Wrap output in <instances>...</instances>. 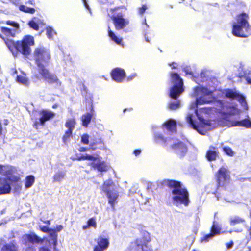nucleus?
<instances>
[{
	"instance_id": "1",
	"label": "nucleus",
	"mask_w": 251,
	"mask_h": 251,
	"mask_svg": "<svg viewBox=\"0 0 251 251\" xmlns=\"http://www.w3.org/2000/svg\"><path fill=\"white\" fill-rule=\"evenodd\" d=\"M213 89L199 85L193 89V96L196 101L190 105V112L186 117L190 126L196 130L200 134L204 135L206 131L215 126L212 122L204 119V115L215 112L218 116V125L222 126H244L251 128V120L249 118L242 121L239 115L240 110L237 106L220 98L229 100H237L245 108L247 103L245 97L235 89H225L217 92L218 98L213 96Z\"/></svg>"
},
{
	"instance_id": "2",
	"label": "nucleus",
	"mask_w": 251,
	"mask_h": 251,
	"mask_svg": "<svg viewBox=\"0 0 251 251\" xmlns=\"http://www.w3.org/2000/svg\"><path fill=\"white\" fill-rule=\"evenodd\" d=\"M167 185L172 189L171 199L173 204L176 206L182 205L187 206L190 203L189 193L181 183L175 180H169Z\"/></svg>"
},
{
	"instance_id": "34",
	"label": "nucleus",
	"mask_w": 251,
	"mask_h": 251,
	"mask_svg": "<svg viewBox=\"0 0 251 251\" xmlns=\"http://www.w3.org/2000/svg\"><path fill=\"white\" fill-rule=\"evenodd\" d=\"M35 181V178L33 176H28L25 178V187L29 188L31 187Z\"/></svg>"
},
{
	"instance_id": "24",
	"label": "nucleus",
	"mask_w": 251,
	"mask_h": 251,
	"mask_svg": "<svg viewBox=\"0 0 251 251\" xmlns=\"http://www.w3.org/2000/svg\"><path fill=\"white\" fill-rule=\"evenodd\" d=\"M43 24L42 20L38 17H34L31 20L29 21L28 24L30 27L35 30H38L39 26L42 25Z\"/></svg>"
},
{
	"instance_id": "47",
	"label": "nucleus",
	"mask_w": 251,
	"mask_h": 251,
	"mask_svg": "<svg viewBox=\"0 0 251 251\" xmlns=\"http://www.w3.org/2000/svg\"><path fill=\"white\" fill-rule=\"evenodd\" d=\"M147 9V7L145 5H143L141 8H139V12L140 14H143L146 10Z\"/></svg>"
},
{
	"instance_id": "30",
	"label": "nucleus",
	"mask_w": 251,
	"mask_h": 251,
	"mask_svg": "<svg viewBox=\"0 0 251 251\" xmlns=\"http://www.w3.org/2000/svg\"><path fill=\"white\" fill-rule=\"evenodd\" d=\"M47 233L51 238L50 242L53 244V248L55 250L57 244V234L55 233V230L52 229H50Z\"/></svg>"
},
{
	"instance_id": "50",
	"label": "nucleus",
	"mask_w": 251,
	"mask_h": 251,
	"mask_svg": "<svg viewBox=\"0 0 251 251\" xmlns=\"http://www.w3.org/2000/svg\"><path fill=\"white\" fill-rule=\"evenodd\" d=\"M136 76V73H133V74H132V75H131L130 76H129L127 78V80H128V81L131 80H132V79H133L134 78H135Z\"/></svg>"
},
{
	"instance_id": "13",
	"label": "nucleus",
	"mask_w": 251,
	"mask_h": 251,
	"mask_svg": "<svg viewBox=\"0 0 251 251\" xmlns=\"http://www.w3.org/2000/svg\"><path fill=\"white\" fill-rule=\"evenodd\" d=\"M217 181L222 186H226L229 182V172L226 168L222 167L220 168L216 174Z\"/></svg>"
},
{
	"instance_id": "35",
	"label": "nucleus",
	"mask_w": 251,
	"mask_h": 251,
	"mask_svg": "<svg viewBox=\"0 0 251 251\" xmlns=\"http://www.w3.org/2000/svg\"><path fill=\"white\" fill-rule=\"evenodd\" d=\"M93 156H94V154L93 155H89V154H85L76 155V158L75 159L79 160V161L87 160L90 161L91 162L93 159Z\"/></svg>"
},
{
	"instance_id": "63",
	"label": "nucleus",
	"mask_w": 251,
	"mask_h": 251,
	"mask_svg": "<svg viewBox=\"0 0 251 251\" xmlns=\"http://www.w3.org/2000/svg\"><path fill=\"white\" fill-rule=\"evenodd\" d=\"M98 128L100 130H102L103 129V126L101 125L100 127H98Z\"/></svg>"
},
{
	"instance_id": "59",
	"label": "nucleus",
	"mask_w": 251,
	"mask_h": 251,
	"mask_svg": "<svg viewBox=\"0 0 251 251\" xmlns=\"http://www.w3.org/2000/svg\"><path fill=\"white\" fill-rule=\"evenodd\" d=\"M87 148H84V147H80L79 149V151H85L87 150Z\"/></svg>"
},
{
	"instance_id": "43",
	"label": "nucleus",
	"mask_w": 251,
	"mask_h": 251,
	"mask_svg": "<svg viewBox=\"0 0 251 251\" xmlns=\"http://www.w3.org/2000/svg\"><path fill=\"white\" fill-rule=\"evenodd\" d=\"M87 223L88 224L90 227H93L96 228L97 226V224H96V220L94 218L90 219L88 221Z\"/></svg>"
},
{
	"instance_id": "20",
	"label": "nucleus",
	"mask_w": 251,
	"mask_h": 251,
	"mask_svg": "<svg viewBox=\"0 0 251 251\" xmlns=\"http://www.w3.org/2000/svg\"><path fill=\"white\" fill-rule=\"evenodd\" d=\"M44 239H41L35 233L25 234L22 237V241L24 244L26 245L28 243H42Z\"/></svg>"
},
{
	"instance_id": "48",
	"label": "nucleus",
	"mask_w": 251,
	"mask_h": 251,
	"mask_svg": "<svg viewBox=\"0 0 251 251\" xmlns=\"http://www.w3.org/2000/svg\"><path fill=\"white\" fill-rule=\"evenodd\" d=\"M63 228V227L62 225H57L55 229H54L55 230V231H57V232H60V231H61Z\"/></svg>"
},
{
	"instance_id": "5",
	"label": "nucleus",
	"mask_w": 251,
	"mask_h": 251,
	"mask_svg": "<svg viewBox=\"0 0 251 251\" xmlns=\"http://www.w3.org/2000/svg\"><path fill=\"white\" fill-rule=\"evenodd\" d=\"M126 10L124 6L110 8L108 10V15L111 18L117 30L123 29L129 24L127 19L124 18L122 10Z\"/></svg>"
},
{
	"instance_id": "41",
	"label": "nucleus",
	"mask_w": 251,
	"mask_h": 251,
	"mask_svg": "<svg viewBox=\"0 0 251 251\" xmlns=\"http://www.w3.org/2000/svg\"><path fill=\"white\" fill-rule=\"evenodd\" d=\"M223 151L226 153L227 155L232 156L234 155V153L232 150L228 147H224L223 148Z\"/></svg>"
},
{
	"instance_id": "53",
	"label": "nucleus",
	"mask_w": 251,
	"mask_h": 251,
	"mask_svg": "<svg viewBox=\"0 0 251 251\" xmlns=\"http://www.w3.org/2000/svg\"><path fill=\"white\" fill-rule=\"evenodd\" d=\"M141 152V151L140 150H135L133 151V154L136 156H138Z\"/></svg>"
},
{
	"instance_id": "42",
	"label": "nucleus",
	"mask_w": 251,
	"mask_h": 251,
	"mask_svg": "<svg viewBox=\"0 0 251 251\" xmlns=\"http://www.w3.org/2000/svg\"><path fill=\"white\" fill-rule=\"evenodd\" d=\"M89 136L88 134H84L82 135L81 141L84 144H88L89 143Z\"/></svg>"
},
{
	"instance_id": "10",
	"label": "nucleus",
	"mask_w": 251,
	"mask_h": 251,
	"mask_svg": "<svg viewBox=\"0 0 251 251\" xmlns=\"http://www.w3.org/2000/svg\"><path fill=\"white\" fill-rule=\"evenodd\" d=\"M89 164L92 167L99 172H106L110 168L109 165L105 161H102L101 158L98 154H94V156Z\"/></svg>"
},
{
	"instance_id": "61",
	"label": "nucleus",
	"mask_w": 251,
	"mask_h": 251,
	"mask_svg": "<svg viewBox=\"0 0 251 251\" xmlns=\"http://www.w3.org/2000/svg\"><path fill=\"white\" fill-rule=\"evenodd\" d=\"M44 223L47 224L48 225L50 224V220H46V221H42Z\"/></svg>"
},
{
	"instance_id": "17",
	"label": "nucleus",
	"mask_w": 251,
	"mask_h": 251,
	"mask_svg": "<svg viewBox=\"0 0 251 251\" xmlns=\"http://www.w3.org/2000/svg\"><path fill=\"white\" fill-rule=\"evenodd\" d=\"M154 141L157 144L169 147L171 146V143L174 142V139L166 138L162 134L156 132L154 135Z\"/></svg>"
},
{
	"instance_id": "14",
	"label": "nucleus",
	"mask_w": 251,
	"mask_h": 251,
	"mask_svg": "<svg viewBox=\"0 0 251 251\" xmlns=\"http://www.w3.org/2000/svg\"><path fill=\"white\" fill-rule=\"evenodd\" d=\"M169 147L172 148L180 157L184 156L187 151L186 145L182 142H177L175 139H174V142L171 143V146Z\"/></svg>"
},
{
	"instance_id": "28",
	"label": "nucleus",
	"mask_w": 251,
	"mask_h": 251,
	"mask_svg": "<svg viewBox=\"0 0 251 251\" xmlns=\"http://www.w3.org/2000/svg\"><path fill=\"white\" fill-rule=\"evenodd\" d=\"M17 247L13 242L4 244L1 249V251H17Z\"/></svg>"
},
{
	"instance_id": "9",
	"label": "nucleus",
	"mask_w": 251,
	"mask_h": 251,
	"mask_svg": "<svg viewBox=\"0 0 251 251\" xmlns=\"http://www.w3.org/2000/svg\"><path fill=\"white\" fill-rule=\"evenodd\" d=\"M20 179L19 175L0 177V195L8 194L11 191V183L18 182Z\"/></svg>"
},
{
	"instance_id": "52",
	"label": "nucleus",
	"mask_w": 251,
	"mask_h": 251,
	"mask_svg": "<svg viewBox=\"0 0 251 251\" xmlns=\"http://www.w3.org/2000/svg\"><path fill=\"white\" fill-rule=\"evenodd\" d=\"M184 71L186 73V74H190L192 75L191 72L189 70V68L188 67H187L186 68H184L183 69Z\"/></svg>"
},
{
	"instance_id": "38",
	"label": "nucleus",
	"mask_w": 251,
	"mask_h": 251,
	"mask_svg": "<svg viewBox=\"0 0 251 251\" xmlns=\"http://www.w3.org/2000/svg\"><path fill=\"white\" fill-rule=\"evenodd\" d=\"M72 134V131H71L70 130H67L65 131V133L62 138L63 142L65 144H67L69 142V139L71 136Z\"/></svg>"
},
{
	"instance_id": "55",
	"label": "nucleus",
	"mask_w": 251,
	"mask_h": 251,
	"mask_svg": "<svg viewBox=\"0 0 251 251\" xmlns=\"http://www.w3.org/2000/svg\"><path fill=\"white\" fill-rule=\"evenodd\" d=\"M169 65L172 67V68H176L178 66L177 63L175 62L170 64Z\"/></svg>"
},
{
	"instance_id": "3",
	"label": "nucleus",
	"mask_w": 251,
	"mask_h": 251,
	"mask_svg": "<svg viewBox=\"0 0 251 251\" xmlns=\"http://www.w3.org/2000/svg\"><path fill=\"white\" fill-rule=\"evenodd\" d=\"M5 44L14 56H16L19 52L27 56L31 52L30 46L34 45V40L33 36L27 35L25 36L22 40L17 42L7 40L5 41Z\"/></svg>"
},
{
	"instance_id": "44",
	"label": "nucleus",
	"mask_w": 251,
	"mask_h": 251,
	"mask_svg": "<svg viewBox=\"0 0 251 251\" xmlns=\"http://www.w3.org/2000/svg\"><path fill=\"white\" fill-rule=\"evenodd\" d=\"M40 229L43 232L47 233L48 231L50 229L48 226L42 225L41 224L39 225Z\"/></svg>"
},
{
	"instance_id": "18",
	"label": "nucleus",
	"mask_w": 251,
	"mask_h": 251,
	"mask_svg": "<svg viewBox=\"0 0 251 251\" xmlns=\"http://www.w3.org/2000/svg\"><path fill=\"white\" fill-rule=\"evenodd\" d=\"M6 24L8 25L12 26L14 27L13 29H11L6 27H1V31L6 36H14L15 34L16 31L19 28V24L13 21H7Z\"/></svg>"
},
{
	"instance_id": "58",
	"label": "nucleus",
	"mask_w": 251,
	"mask_h": 251,
	"mask_svg": "<svg viewBox=\"0 0 251 251\" xmlns=\"http://www.w3.org/2000/svg\"><path fill=\"white\" fill-rule=\"evenodd\" d=\"M90 227L88 225V223H87L86 225H83V226H82V228L84 230H85V229H87V228Z\"/></svg>"
},
{
	"instance_id": "8",
	"label": "nucleus",
	"mask_w": 251,
	"mask_h": 251,
	"mask_svg": "<svg viewBox=\"0 0 251 251\" xmlns=\"http://www.w3.org/2000/svg\"><path fill=\"white\" fill-rule=\"evenodd\" d=\"M34 57L39 71L45 68L50 59V52L48 50L42 48H37L34 52Z\"/></svg>"
},
{
	"instance_id": "6",
	"label": "nucleus",
	"mask_w": 251,
	"mask_h": 251,
	"mask_svg": "<svg viewBox=\"0 0 251 251\" xmlns=\"http://www.w3.org/2000/svg\"><path fill=\"white\" fill-rule=\"evenodd\" d=\"M101 192L106 196L108 203L111 208L114 209L119 197V193L113 181L111 179L105 181L101 186Z\"/></svg>"
},
{
	"instance_id": "11",
	"label": "nucleus",
	"mask_w": 251,
	"mask_h": 251,
	"mask_svg": "<svg viewBox=\"0 0 251 251\" xmlns=\"http://www.w3.org/2000/svg\"><path fill=\"white\" fill-rule=\"evenodd\" d=\"M221 227L215 221H213V225L211 229V232L209 234H204L200 239L201 243H207L213 237L217 234L223 233L224 232L221 231Z\"/></svg>"
},
{
	"instance_id": "60",
	"label": "nucleus",
	"mask_w": 251,
	"mask_h": 251,
	"mask_svg": "<svg viewBox=\"0 0 251 251\" xmlns=\"http://www.w3.org/2000/svg\"><path fill=\"white\" fill-rule=\"evenodd\" d=\"M83 0V3H84L85 7L86 8H87V9H89V6H88V4L86 3V0Z\"/></svg>"
},
{
	"instance_id": "39",
	"label": "nucleus",
	"mask_w": 251,
	"mask_h": 251,
	"mask_svg": "<svg viewBox=\"0 0 251 251\" xmlns=\"http://www.w3.org/2000/svg\"><path fill=\"white\" fill-rule=\"evenodd\" d=\"M46 33L49 38H53L54 35L56 34L54 30L50 26H48L46 28Z\"/></svg>"
},
{
	"instance_id": "7",
	"label": "nucleus",
	"mask_w": 251,
	"mask_h": 251,
	"mask_svg": "<svg viewBox=\"0 0 251 251\" xmlns=\"http://www.w3.org/2000/svg\"><path fill=\"white\" fill-rule=\"evenodd\" d=\"M169 96L173 99H176L184 91L183 80L178 74L171 72Z\"/></svg>"
},
{
	"instance_id": "21",
	"label": "nucleus",
	"mask_w": 251,
	"mask_h": 251,
	"mask_svg": "<svg viewBox=\"0 0 251 251\" xmlns=\"http://www.w3.org/2000/svg\"><path fill=\"white\" fill-rule=\"evenodd\" d=\"M0 174L5 176L6 177L18 175L17 170L15 167L3 165H0Z\"/></svg>"
},
{
	"instance_id": "51",
	"label": "nucleus",
	"mask_w": 251,
	"mask_h": 251,
	"mask_svg": "<svg viewBox=\"0 0 251 251\" xmlns=\"http://www.w3.org/2000/svg\"><path fill=\"white\" fill-rule=\"evenodd\" d=\"M104 250L97 246H95L94 248L93 251H104Z\"/></svg>"
},
{
	"instance_id": "29",
	"label": "nucleus",
	"mask_w": 251,
	"mask_h": 251,
	"mask_svg": "<svg viewBox=\"0 0 251 251\" xmlns=\"http://www.w3.org/2000/svg\"><path fill=\"white\" fill-rule=\"evenodd\" d=\"M66 175L64 171H58L56 172L53 176L54 182H60L62 181Z\"/></svg>"
},
{
	"instance_id": "31",
	"label": "nucleus",
	"mask_w": 251,
	"mask_h": 251,
	"mask_svg": "<svg viewBox=\"0 0 251 251\" xmlns=\"http://www.w3.org/2000/svg\"><path fill=\"white\" fill-rule=\"evenodd\" d=\"M230 223L231 226H234L238 224H241L243 227L245 226V223L244 219L239 217H233L230 219Z\"/></svg>"
},
{
	"instance_id": "32",
	"label": "nucleus",
	"mask_w": 251,
	"mask_h": 251,
	"mask_svg": "<svg viewBox=\"0 0 251 251\" xmlns=\"http://www.w3.org/2000/svg\"><path fill=\"white\" fill-rule=\"evenodd\" d=\"M76 124L75 120L74 118H71L68 119L65 123V127L68 128L67 130H70L73 131Z\"/></svg>"
},
{
	"instance_id": "19",
	"label": "nucleus",
	"mask_w": 251,
	"mask_h": 251,
	"mask_svg": "<svg viewBox=\"0 0 251 251\" xmlns=\"http://www.w3.org/2000/svg\"><path fill=\"white\" fill-rule=\"evenodd\" d=\"M133 248H135V251H153L152 248L148 246L144 242L140 239H137L134 243H132Z\"/></svg>"
},
{
	"instance_id": "46",
	"label": "nucleus",
	"mask_w": 251,
	"mask_h": 251,
	"mask_svg": "<svg viewBox=\"0 0 251 251\" xmlns=\"http://www.w3.org/2000/svg\"><path fill=\"white\" fill-rule=\"evenodd\" d=\"M225 245L227 249H230L233 247L234 243L233 241H230L229 242L226 243Z\"/></svg>"
},
{
	"instance_id": "49",
	"label": "nucleus",
	"mask_w": 251,
	"mask_h": 251,
	"mask_svg": "<svg viewBox=\"0 0 251 251\" xmlns=\"http://www.w3.org/2000/svg\"><path fill=\"white\" fill-rule=\"evenodd\" d=\"M144 36L146 41L147 42L150 43L151 39V37L148 35V33H145Z\"/></svg>"
},
{
	"instance_id": "26",
	"label": "nucleus",
	"mask_w": 251,
	"mask_h": 251,
	"mask_svg": "<svg viewBox=\"0 0 251 251\" xmlns=\"http://www.w3.org/2000/svg\"><path fill=\"white\" fill-rule=\"evenodd\" d=\"M162 126L163 127H165L169 131H176V122L174 120L170 119L165 122L163 124Z\"/></svg>"
},
{
	"instance_id": "4",
	"label": "nucleus",
	"mask_w": 251,
	"mask_h": 251,
	"mask_svg": "<svg viewBox=\"0 0 251 251\" xmlns=\"http://www.w3.org/2000/svg\"><path fill=\"white\" fill-rule=\"evenodd\" d=\"M248 16L246 14L239 15L233 24L232 33L236 36L246 37L251 34V27L248 22Z\"/></svg>"
},
{
	"instance_id": "33",
	"label": "nucleus",
	"mask_w": 251,
	"mask_h": 251,
	"mask_svg": "<svg viewBox=\"0 0 251 251\" xmlns=\"http://www.w3.org/2000/svg\"><path fill=\"white\" fill-rule=\"evenodd\" d=\"M91 119L92 115L91 114L86 113L83 115L81 117L83 126L87 127L90 122Z\"/></svg>"
},
{
	"instance_id": "56",
	"label": "nucleus",
	"mask_w": 251,
	"mask_h": 251,
	"mask_svg": "<svg viewBox=\"0 0 251 251\" xmlns=\"http://www.w3.org/2000/svg\"><path fill=\"white\" fill-rule=\"evenodd\" d=\"M144 236L146 238V241L147 242L149 241H150L149 234L148 233H146L144 234Z\"/></svg>"
},
{
	"instance_id": "12",
	"label": "nucleus",
	"mask_w": 251,
	"mask_h": 251,
	"mask_svg": "<svg viewBox=\"0 0 251 251\" xmlns=\"http://www.w3.org/2000/svg\"><path fill=\"white\" fill-rule=\"evenodd\" d=\"M39 72L41 75V76L35 75L34 76L35 78L40 79L42 76L49 83H54L57 86L61 85V82L58 80L57 76L54 75L49 73L48 71L46 68L42 69L39 71Z\"/></svg>"
},
{
	"instance_id": "15",
	"label": "nucleus",
	"mask_w": 251,
	"mask_h": 251,
	"mask_svg": "<svg viewBox=\"0 0 251 251\" xmlns=\"http://www.w3.org/2000/svg\"><path fill=\"white\" fill-rule=\"evenodd\" d=\"M55 114L53 112L49 111L43 110L40 112V118L38 121L35 122L34 125L36 128H37L38 124H40L43 126L46 121L49 120L50 119L53 118Z\"/></svg>"
},
{
	"instance_id": "25",
	"label": "nucleus",
	"mask_w": 251,
	"mask_h": 251,
	"mask_svg": "<svg viewBox=\"0 0 251 251\" xmlns=\"http://www.w3.org/2000/svg\"><path fill=\"white\" fill-rule=\"evenodd\" d=\"M98 247L103 249L104 250H107L109 246V241L108 239L104 238L102 236L98 237L97 240Z\"/></svg>"
},
{
	"instance_id": "16",
	"label": "nucleus",
	"mask_w": 251,
	"mask_h": 251,
	"mask_svg": "<svg viewBox=\"0 0 251 251\" xmlns=\"http://www.w3.org/2000/svg\"><path fill=\"white\" fill-rule=\"evenodd\" d=\"M111 75L113 80L118 83L122 82L126 78L125 70L120 68H116L112 70Z\"/></svg>"
},
{
	"instance_id": "62",
	"label": "nucleus",
	"mask_w": 251,
	"mask_h": 251,
	"mask_svg": "<svg viewBox=\"0 0 251 251\" xmlns=\"http://www.w3.org/2000/svg\"><path fill=\"white\" fill-rule=\"evenodd\" d=\"M144 22H145V27H144V29H145V28H146V29L148 28H149V25L146 23V20H145Z\"/></svg>"
},
{
	"instance_id": "40",
	"label": "nucleus",
	"mask_w": 251,
	"mask_h": 251,
	"mask_svg": "<svg viewBox=\"0 0 251 251\" xmlns=\"http://www.w3.org/2000/svg\"><path fill=\"white\" fill-rule=\"evenodd\" d=\"M20 179L18 182H14L11 183V186L13 185L14 187V190L17 192L21 190L22 187V183L20 182Z\"/></svg>"
},
{
	"instance_id": "37",
	"label": "nucleus",
	"mask_w": 251,
	"mask_h": 251,
	"mask_svg": "<svg viewBox=\"0 0 251 251\" xmlns=\"http://www.w3.org/2000/svg\"><path fill=\"white\" fill-rule=\"evenodd\" d=\"M168 107L172 110H176L180 107V103L179 101L170 102L168 104Z\"/></svg>"
},
{
	"instance_id": "23",
	"label": "nucleus",
	"mask_w": 251,
	"mask_h": 251,
	"mask_svg": "<svg viewBox=\"0 0 251 251\" xmlns=\"http://www.w3.org/2000/svg\"><path fill=\"white\" fill-rule=\"evenodd\" d=\"M16 81L18 83L23 85L25 86H28L30 84V81L29 79L26 77V74L24 73L17 75L16 78Z\"/></svg>"
},
{
	"instance_id": "57",
	"label": "nucleus",
	"mask_w": 251,
	"mask_h": 251,
	"mask_svg": "<svg viewBox=\"0 0 251 251\" xmlns=\"http://www.w3.org/2000/svg\"><path fill=\"white\" fill-rule=\"evenodd\" d=\"M39 251H50L46 248L42 247L39 249Z\"/></svg>"
},
{
	"instance_id": "64",
	"label": "nucleus",
	"mask_w": 251,
	"mask_h": 251,
	"mask_svg": "<svg viewBox=\"0 0 251 251\" xmlns=\"http://www.w3.org/2000/svg\"><path fill=\"white\" fill-rule=\"evenodd\" d=\"M25 251H35L33 249L29 248L27 249Z\"/></svg>"
},
{
	"instance_id": "27",
	"label": "nucleus",
	"mask_w": 251,
	"mask_h": 251,
	"mask_svg": "<svg viewBox=\"0 0 251 251\" xmlns=\"http://www.w3.org/2000/svg\"><path fill=\"white\" fill-rule=\"evenodd\" d=\"M108 33L109 37L115 43H116V44H118L119 45L122 46L124 45V44L123 43V42H122V40H123L122 38H121V37H120L119 36H117L110 29L109 27H108Z\"/></svg>"
},
{
	"instance_id": "45",
	"label": "nucleus",
	"mask_w": 251,
	"mask_h": 251,
	"mask_svg": "<svg viewBox=\"0 0 251 251\" xmlns=\"http://www.w3.org/2000/svg\"><path fill=\"white\" fill-rule=\"evenodd\" d=\"M246 80L248 84H251V72L245 75Z\"/></svg>"
},
{
	"instance_id": "54",
	"label": "nucleus",
	"mask_w": 251,
	"mask_h": 251,
	"mask_svg": "<svg viewBox=\"0 0 251 251\" xmlns=\"http://www.w3.org/2000/svg\"><path fill=\"white\" fill-rule=\"evenodd\" d=\"M10 2L13 3L15 5H18L20 4L19 0H8Z\"/></svg>"
},
{
	"instance_id": "22",
	"label": "nucleus",
	"mask_w": 251,
	"mask_h": 251,
	"mask_svg": "<svg viewBox=\"0 0 251 251\" xmlns=\"http://www.w3.org/2000/svg\"><path fill=\"white\" fill-rule=\"evenodd\" d=\"M218 153L217 150L215 148L210 147L207 151L206 157L209 161H213L216 160L218 157Z\"/></svg>"
},
{
	"instance_id": "36",
	"label": "nucleus",
	"mask_w": 251,
	"mask_h": 251,
	"mask_svg": "<svg viewBox=\"0 0 251 251\" xmlns=\"http://www.w3.org/2000/svg\"><path fill=\"white\" fill-rule=\"evenodd\" d=\"M19 8V10L21 11L30 14H33L35 11L34 8H29L23 5H20Z\"/></svg>"
}]
</instances>
